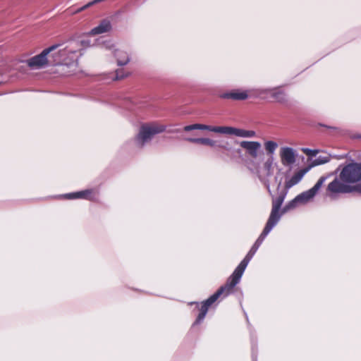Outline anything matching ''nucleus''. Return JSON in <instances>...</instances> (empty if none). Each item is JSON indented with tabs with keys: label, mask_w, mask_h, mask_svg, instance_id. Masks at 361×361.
Here are the masks:
<instances>
[{
	"label": "nucleus",
	"mask_w": 361,
	"mask_h": 361,
	"mask_svg": "<svg viewBox=\"0 0 361 361\" xmlns=\"http://www.w3.org/2000/svg\"><path fill=\"white\" fill-rule=\"evenodd\" d=\"M326 192L331 197L339 193L361 194V164L350 163L345 166L339 177L329 183Z\"/></svg>",
	"instance_id": "nucleus-1"
},
{
	"label": "nucleus",
	"mask_w": 361,
	"mask_h": 361,
	"mask_svg": "<svg viewBox=\"0 0 361 361\" xmlns=\"http://www.w3.org/2000/svg\"><path fill=\"white\" fill-rule=\"evenodd\" d=\"M246 166L249 170L255 172L259 179L266 185L268 191L271 193L269 178L274 175L276 164L272 156L268 157L262 165H259L255 160H247Z\"/></svg>",
	"instance_id": "nucleus-2"
},
{
	"label": "nucleus",
	"mask_w": 361,
	"mask_h": 361,
	"mask_svg": "<svg viewBox=\"0 0 361 361\" xmlns=\"http://www.w3.org/2000/svg\"><path fill=\"white\" fill-rule=\"evenodd\" d=\"M273 227H271L269 225L265 226L262 233L259 235V237L257 238L249 252L247 254L245 257L242 260V262L240 263V264L236 267V269L234 270L233 273L231 274V276L229 277L231 280H232L235 284H238L240 279L252 257L255 255V252L262 243L263 240L266 238V236L270 233V231L272 230Z\"/></svg>",
	"instance_id": "nucleus-3"
},
{
	"label": "nucleus",
	"mask_w": 361,
	"mask_h": 361,
	"mask_svg": "<svg viewBox=\"0 0 361 361\" xmlns=\"http://www.w3.org/2000/svg\"><path fill=\"white\" fill-rule=\"evenodd\" d=\"M327 177L322 176L317 180L316 184L308 190H306L298 195H297L293 200L288 202L283 209L282 214L287 212L288 210L294 209L298 204H305L307 202L313 200V198L318 193L319 190L322 187L323 184L326 181Z\"/></svg>",
	"instance_id": "nucleus-4"
},
{
	"label": "nucleus",
	"mask_w": 361,
	"mask_h": 361,
	"mask_svg": "<svg viewBox=\"0 0 361 361\" xmlns=\"http://www.w3.org/2000/svg\"><path fill=\"white\" fill-rule=\"evenodd\" d=\"M236 285L237 284L228 278L224 286H222L215 293L202 302L200 308V312L197 316L195 324L200 323L204 319L209 306H211L221 295H224V296H226L229 295Z\"/></svg>",
	"instance_id": "nucleus-5"
},
{
	"label": "nucleus",
	"mask_w": 361,
	"mask_h": 361,
	"mask_svg": "<svg viewBox=\"0 0 361 361\" xmlns=\"http://www.w3.org/2000/svg\"><path fill=\"white\" fill-rule=\"evenodd\" d=\"M165 130V126L157 123H147L141 126L135 137V143L139 147H142L151 141L153 137Z\"/></svg>",
	"instance_id": "nucleus-6"
},
{
	"label": "nucleus",
	"mask_w": 361,
	"mask_h": 361,
	"mask_svg": "<svg viewBox=\"0 0 361 361\" xmlns=\"http://www.w3.org/2000/svg\"><path fill=\"white\" fill-rule=\"evenodd\" d=\"M59 45H52L44 49L39 54L36 55L26 61L27 66L32 69H40L45 67L49 62L47 56L56 49Z\"/></svg>",
	"instance_id": "nucleus-7"
},
{
	"label": "nucleus",
	"mask_w": 361,
	"mask_h": 361,
	"mask_svg": "<svg viewBox=\"0 0 361 361\" xmlns=\"http://www.w3.org/2000/svg\"><path fill=\"white\" fill-rule=\"evenodd\" d=\"M287 192H284L276 198L272 200V208L269 219L267 222V225H269L271 227H274L279 221L282 214H280L281 207L284 201Z\"/></svg>",
	"instance_id": "nucleus-8"
},
{
	"label": "nucleus",
	"mask_w": 361,
	"mask_h": 361,
	"mask_svg": "<svg viewBox=\"0 0 361 361\" xmlns=\"http://www.w3.org/2000/svg\"><path fill=\"white\" fill-rule=\"evenodd\" d=\"M67 49L68 44L64 48L59 49L58 52L54 53L52 54L54 59L52 61H50V63L66 66H77L78 59L72 58V54L66 51Z\"/></svg>",
	"instance_id": "nucleus-9"
},
{
	"label": "nucleus",
	"mask_w": 361,
	"mask_h": 361,
	"mask_svg": "<svg viewBox=\"0 0 361 361\" xmlns=\"http://www.w3.org/2000/svg\"><path fill=\"white\" fill-rule=\"evenodd\" d=\"M91 46L90 39L73 40L68 43L66 51L72 54V58L79 59L83 54V51Z\"/></svg>",
	"instance_id": "nucleus-10"
},
{
	"label": "nucleus",
	"mask_w": 361,
	"mask_h": 361,
	"mask_svg": "<svg viewBox=\"0 0 361 361\" xmlns=\"http://www.w3.org/2000/svg\"><path fill=\"white\" fill-rule=\"evenodd\" d=\"M239 145L245 149L246 154L251 157L250 160L256 161L260 154H263L261 150L262 145L259 142L243 140L241 141Z\"/></svg>",
	"instance_id": "nucleus-11"
},
{
	"label": "nucleus",
	"mask_w": 361,
	"mask_h": 361,
	"mask_svg": "<svg viewBox=\"0 0 361 361\" xmlns=\"http://www.w3.org/2000/svg\"><path fill=\"white\" fill-rule=\"evenodd\" d=\"M279 156L283 166H291L296 160V151L289 147H283L280 149Z\"/></svg>",
	"instance_id": "nucleus-12"
},
{
	"label": "nucleus",
	"mask_w": 361,
	"mask_h": 361,
	"mask_svg": "<svg viewBox=\"0 0 361 361\" xmlns=\"http://www.w3.org/2000/svg\"><path fill=\"white\" fill-rule=\"evenodd\" d=\"M259 94H267L274 99L276 101L283 102L286 100V94L283 90L279 88L259 89L257 90Z\"/></svg>",
	"instance_id": "nucleus-13"
},
{
	"label": "nucleus",
	"mask_w": 361,
	"mask_h": 361,
	"mask_svg": "<svg viewBox=\"0 0 361 361\" xmlns=\"http://www.w3.org/2000/svg\"><path fill=\"white\" fill-rule=\"evenodd\" d=\"M219 97L222 99L245 100L248 98V92L247 90L236 89L228 92L222 93Z\"/></svg>",
	"instance_id": "nucleus-14"
},
{
	"label": "nucleus",
	"mask_w": 361,
	"mask_h": 361,
	"mask_svg": "<svg viewBox=\"0 0 361 361\" xmlns=\"http://www.w3.org/2000/svg\"><path fill=\"white\" fill-rule=\"evenodd\" d=\"M67 199H85L92 200L95 197V192L94 190L89 189L75 192L67 193L63 195Z\"/></svg>",
	"instance_id": "nucleus-15"
},
{
	"label": "nucleus",
	"mask_w": 361,
	"mask_h": 361,
	"mask_svg": "<svg viewBox=\"0 0 361 361\" xmlns=\"http://www.w3.org/2000/svg\"><path fill=\"white\" fill-rule=\"evenodd\" d=\"M111 23L109 20H103L100 22V23L92 28L88 33L87 35L94 36L104 33H106L111 31Z\"/></svg>",
	"instance_id": "nucleus-16"
},
{
	"label": "nucleus",
	"mask_w": 361,
	"mask_h": 361,
	"mask_svg": "<svg viewBox=\"0 0 361 361\" xmlns=\"http://www.w3.org/2000/svg\"><path fill=\"white\" fill-rule=\"evenodd\" d=\"M114 54L118 66L126 65L130 61L128 52L121 49H115Z\"/></svg>",
	"instance_id": "nucleus-17"
},
{
	"label": "nucleus",
	"mask_w": 361,
	"mask_h": 361,
	"mask_svg": "<svg viewBox=\"0 0 361 361\" xmlns=\"http://www.w3.org/2000/svg\"><path fill=\"white\" fill-rule=\"evenodd\" d=\"M306 171L303 170H300L295 173L290 178L287 179L285 183V188L286 190L290 189L293 186L298 184L302 179L305 176Z\"/></svg>",
	"instance_id": "nucleus-18"
},
{
	"label": "nucleus",
	"mask_w": 361,
	"mask_h": 361,
	"mask_svg": "<svg viewBox=\"0 0 361 361\" xmlns=\"http://www.w3.org/2000/svg\"><path fill=\"white\" fill-rule=\"evenodd\" d=\"M215 132L224 135H233L237 136L238 128L231 126H216Z\"/></svg>",
	"instance_id": "nucleus-19"
},
{
	"label": "nucleus",
	"mask_w": 361,
	"mask_h": 361,
	"mask_svg": "<svg viewBox=\"0 0 361 361\" xmlns=\"http://www.w3.org/2000/svg\"><path fill=\"white\" fill-rule=\"evenodd\" d=\"M185 140H187L190 142L201 144V145H207V146H210V147H214L216 145V141H214L212 139H209V138H204V137H203V138H186Z\"/></svg>",
	"instance_id": "nucleus-20"
},
{
	"label": "nucleus",
	"mask_w": 361,
	"mask_h": 361,
	"mask_svg": "<svg viewBox=\"0 0 361 361\" xmlns=\"http://www.w3.org/2000/svg\"><path fill=\"white\" fill-rule=\"evenodd\" d=\"M277 147L278 144L274 141L269 140L264 142V148L266 151L272 157Z\"/></svg>",
	"instance_id": "nucleus-21"
},
{
	"label": "nucleus",
	"mask_w": 361,
	"mask_h": 361,
	"mask_svg": "<svg viewBox=\"0 0 361 361\" xmlns=\"http://www.w3.org/2000/svg\"><path fill=\"white\" fill-rule=\"evenodd\" d=\"M256 136V133L252 130H244L238 128L237 137H255Z\"/></svg>",
	"instance_id": "nucleus-22"
},
{
	"label": "nucleus",
	"mask_w": 361,
	"mask_h": 361,
	"mask_svg": "<svg viewBox=\"0 0 361 361\" xmlns=\"http://www.w3.org/2000/svg\"><path fill=\"white\" fill-rule=\"evenodd\" d=\"M330 160L329 156H319L317 157L312 162L313 166H318L326 164Z\"/></svg>",
	"instance_id": "nucleus-23"
},
{
	"label": "nucleus",
	"mask_w": 361,
	"mask_h": 361,
	"mask_svg": "<svg viewBox=\"0 0 361 361\" xmlns=\"http://www.w3.org/2000/svg\"><path fill=\"white\" fill-rule=\"evenodd\" d=\"M197 124V130H209V131H211V132H215V127L216 126H208V125H204V124H199V123H196Z\"/></svg>",
	"instance_id": "nucleus-24"
},
{
	"label": "nucleus",
	"mask_w": 361,
	"mask_h": 361,
	"mask_svg": "<svg viewBox=\"0 0 361 361\" xmlns=\"http://www.w3.org/2000/svg\"><path fill=\"white\" fill-rule=\"evenodd\" d=\"M303 151L307 155H309L311 157L316 156V154L318 152L317 150H312V149H305Z\"/></svg>",
	"instance_id": "nucleus-25"
},
{
	"label": "nucleus",
	"mask_w": 361,
	"mask_h": 361,
	"mask_svg": "<svg viewBox=\"0 0 361 361\" xmlns=\"http://www.w3.org/2000/svg\"><path fill=\"white\" fill-rule=\"evenodd\" d=\"M192 130H197V124H192L190 126H186L184 127V130L185 131H190Z\"/></svg>",
	"instance_id": "nucleus-26"
}]
</instances>
